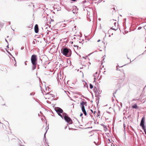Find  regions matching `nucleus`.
Listing matches in <instances>:
<instances>
[{
    "instance_id": "5",
    "label": "nucleus",
    "mask_w": 146,
    "mask_h": 146,
    "mask_svg": "<svg viewBox=\"0 0 146 146\" xmlns=\"http://www.w3.org/2000/svg\"><path fill=\"white\" fill-rule=\"evenodd\" d=\"M36 56L35 55H32L31 57V62L32 64L37 63Z\"/></svg>"
},
{
    "instance_id": "27",
    "label": "nucleus",
    "mask_w": 146,
    "mask_h": 146,
    "mask_svg": "<svg viewBox=\"0 0 146 146\" xmlns=\"http://www.w3.org/2000/svg\"><path fill=\"white\" fill-rule=\"evenodd\" d=\"M24 48V47H21V50H23V49Z\"/></svg>"
},
{
    "instance_id": "29",
    "label": "nucleus",
    "mask_w": 146,
    "mask_h": 146,
    "mask_svg": "<svg viewBox=\"0 0 146 146\" xmlns=\"http://www.w3.org/2000/svg\"><path fill=\"white\" fill-rule=\"evenodd\" d=\"M27 62V61H25V65H27V64L26 63V62Z\"/></svg>"
},
{
    "instance_id": "2",
    "label": "nucleus",
    "mask_w": 146,
    "mask_h": 146,
    "mask_svg": "<svg viewBox=\"0 0 146 146\" xmlns=\"http://www.w3.org/2000/svg\"><path fill=\"white\" fill-rule=\"evenodd\" d=\"M63 117L66 122L70 124H71L72 123V121L71 119L68 117L66 113H63Z\"/></svg>"
},
{
    "instance_id": "19",
    "label": "nucleus",
    "mask_w": 146,
    "mask_h": 146,
    "mask_svg": "<svg viewBox=\"0 0 146 146\" xmlns=\"http://www.w3.org/2000/svg\"><path fill=\"white\" fill-rule=\"evenodd\" d=\"M35 94L34 93H30V95H33Z\"/></svg>"
},
{
    "instance_id": "8",
    "label": "nucleus",
    "mask_w": 146,
    "mask_h": 146,
    "mask_svg": "<svg viewBox=\"0 0 146 146\" xmlns=\"http://www.w3.org/2000/svg\"><path fill=\"white\" fill-rule=\"evenodd\" d=\"M94 91L96 95H99L101 93V91H100L99 89H98L96 87H94Z\"/></svg>"
},
{
    "instance_id": "15",
    "label": "nucleus",
    "mask_w": 146,
    "mask_h": 146,
    "mask_svg": "<svg viewBox=\"0 0 146 146\" xmlns=\"http://www.w3.org/2000/svg\"><path fill=\"white\" fill-rule=\"evenodd\" d=\"M58 115L60 116L62 118H63V115H62V114H60V113H58Z\"/></svg>"
},
{
    "instance_id": "12",
    "label": "nucleus",
    "mask_w": 146,
    "mask_h": 146,
    "mask_svg": "<svg viewBox=\"0 0 146 146\" xmlns=\"http://www.w3.org/2000/svg\"><path fill=\"white\" fill-rule=\"evenodd\" d=\"M37 63H35V64H33V66L32 67V69L33 70H34L36 69V64Z\"/></svg>"
},
{
    "instance_id": "22",
    "label": "nucleus",
    "mask_w": 146,
    "mask_h": 146,
    "mask_svg": "<svg viewBox=\"0 0 146 146\" xmlns=\"http://www.w3.org/2000/svg\"><path fill=\"white\" fill-rule=\"evenodd\" d=\"M74 46L75 47H77V48H78V46H77V45H74Z\"/></svg>"
},
{
    "instance_id": "20",
    "label": "nucleus",
    "mask_w": 146,
    "mask_h": 146,
    "mask_svg": "<svg viewBox=\"0 0 146 146\" xmlns=\"http://www.w3.org/2000/svg\"><path fill=\"white\" fill-rule=\"evenodd\" d=\"M141 27H139L138 28V30H140V29H141Z\"/></svg>"
},
{
    "instance_id": "6",
    "label": "nucleus",
    "mask_w": 146,
    "mask_h": 146,
    "mask_svg": "<svg viewBox=\"0 0 146 146\" xmlns=\"http://www.w3.org/2000/svg\"><path fill=\"white\" fill-rule=\"evenodd\" d=\"M87 10L88 11L87 13L88 16L87 17V18L90 19V21H91V20L90 19V15L91 12L92 13V9L90 8H88L87 9Z\"/></svg>"
},
{
    "instance_id": "1",
    "label": "nucleus",
    "mask_w": 146,
    "mask_h": 146,
    "mask_svg": "<svg viewBox=\"0 0 146 146\" xmlns=\"http://www.w3.org/2000/svg\"><path fill=\"white\" fill-rule=\"evenodd\" d=\"M62 53L65 56L69 57L71 56L72 54L71 50L69 48H64L61 50Z\"/></svg>"
},
{
    "instance_id": "45",
    "label": "nucleus",
    "mask_w": 146,
    "mask_h": 146,
    "mask_svg": "<svg viewBox=\"0 0 146 146\" xmlns=\"http://www.w3.org/2000/svg\"><path fill=\"white\" fill-rule=\"evenodd\" d=\"M98 116H99V114H98Z\"/></svg>"
},
{
    "instance_id": "31",
    "label": "nucleus",
    "mask_w": 146,
    "mask_h": 146,
    "mask_svg": "<svg viewBox=\"0 0 146 146\" xmlns=\"http://www.w3.org/2000/svg\"><path fill=\"white\" fill-rule=\"evenodd\" d=\"M72 11L73 13H74V14H75V13L73 11V10H72Z\"/></svg>"
},
{
    "instance_id": "18",
    "label": "nucleus",
    "mask_w": 146,
    "mask_h": 146,
    "mask_svg": "<svg viewBox=\"0 0 146 146\" xmlns=\"http://www.w3.org/2000/svg\"><path fill=\"white\" fill-rule=\"evenodd\" d=\"M116 92H117V90H116V91H115V92H114V93H113V96H114V94H116Z\"/></svg>"
},
{
    "instance_id": "37",
    "label": "nucleus",
    "mask_w": 146,
    "mask_h": 146,
    "mask_svg": "<svg viewBox=\"0 0 146 146\" xmlns=\"http://www.w3.org/2000/svg\"><path fill=\"white\" fill-rule=\"evenodd\" d=\"M45 89L47 91V88H45Z\"/></svg>"
},
{
    "instance_id": "47",
    "label": "nucleus",
    "mask_w": 146,
    "mask_h": 146,
    "mask_svg": "<svg viewBox=\"0 0 146 146\" xmlns=\"http://www.w3.org/2000/svg\"><path fill=\"white\" fill-rule=\"evenodd\" d=\"M110 36V35H109V36Z\"/></svg>"
},
{
    "instance_id": "25",
    "label": "nucleus",
    "mask_w": 146,
    "mask_h": 146,
    "mask_svg": "<svg viewBox=\"0 0 146 146\" xmlns=\"http://www.w3.org/2000/svg\"><path fill=\"white\" fill-rule=\"evenodd\" d=\"M82 115H83V114L82 113H81V114L80 115V117H81Z\"/></svg>"
},
{
    "instance_id": "40",
    "label": "nucleus",
    "mask_w": 146,
    "mask_h": 146,
    "mask_svg": "<svg viewBox=\"0 0 146 146\" xmlns=\"http://www.w3.org/2000/svg\"><path fill=\"white\" fill-rule=\"evenodd\" d=\"M42 93H43V94H44V93H43V92H42Z\"/></svg>"
},
{
    "instance_id": "28",
    "label": "nucleus",
    "mask_w": 146,
    "mask_h": 146,
    "mask_svg": "<svg viewBox=\"0 0 146 146\" xmlns=\"http://www.w3.org/2000/svg\"><path fill=\"white\" fill-rule=\"evenodd\" d=\"M116 24H117V23H116V22H115V23H114V25H115H115H116Z\"/></svg>"
},
{
    "instance_id": "21",
    "label": "nucleus",
    "mask_w": 146,
    "mask_h": 146,
    "mask_svg": "<svg viewBox=\"0 0 146 146\" xmlns=\"http://www.w3.org/2000/svg\"><path fill=\"white\" fill-rule=\"evenodd\" d=\"M74 46L75 47H77V48H78V46H77V45H74Z\"/></svg>"
},
{
    "instance_id": "43",
    "label": "nucleus",
    "mask_w": 146,
    "mask_h": 146,
    "mask_svg": "<svg viewBox=\"0 0 146 146\" xmlns=\"http://www.w3.org/2000/svg\"><path fill=\"white\" fill-rule=\"evenodd\" d=\"M10 24V22H9V24Z\"/></svg>"
},
{
    "instance_id": "35",
    "label": "nucleus",
    "mask_w": 146,
    "mask_h": 146,
    "mask_svg": "<svg viewBox=\"0 0 146 146\" xmlns=\"http://www.w3.org/2000/svg\"><path fill=\"white\" fill-rule=\"evenodd\" d=\"M91 112H93V111L92 110H91Z\"/></svg>"
},
{
    "instance_id": "38",
    "label": "nucleus",
    "mask_w": 146,
    "mask_h": 146,
    "mask_svg": "<svg viewBox=\"0 0 146 146\" xmlns=\"http://www.w3.org/2000/svg\"><path fill=\"white\" fill-rule=\"evenodd\" d=\"M7 48H9L8 45H7Z\"/></svg>"
},
{
    "instance_id": "36",
    "label": "nucleus",
    "mask_w": 146,
    "mask_h": 146,
    "mask_svg": "<svg viewBox=\"0 0 146 146\" xmlns=\"http://www.w3.org/2000/svg\"><path fill=\"white\" fill-rule=\"evenodd\" d=\"M83 58H84L86 59V57H83Z\"/></svg>"
},
{
    "instance_id": "13",
    "label": "nucleus",
    "mask_w": 146,
    "mask_h": 146,
    "mask_svg": "<svg viewBox=\"0 0 146 146\" xmlns=\"http://www.w3.org/2000/svg\"><path fill=\"white\" fill-rule=\"evenodd\" d=\"M132 108L134 109H137V106L136 104H135L132 106Z\"/></svg>"
},
{
    "instance_id": "34",
    "label": "nucleus",
    "mask_w": 146,
    "mask_h": 146,
    "mask_svg": "<svg viewBox=\"0 0 146 146\" xmlns=\"http://www.w3.org/2000/svg\"><path fill=\"white\" fill-rule=\"evenodd\" d=\"M123 126H124V127H125V125L124 124H123Z\"/></svg>"
},
{
    "instance_id": "30",
    "label": "nucleus",
    "mask_w": 146,
    "mask_h": 146,
    "mask_svg": "<svg viewBox=\"0 0 146 146\" xmlns=\"http://www.w3.org/2000/svg\"><path fill=\"white\" fill-rule=\"evenodd\" d=\"M73 1H75L76 0H71Z\"/></svg>"
},
{
    "instance_id": "11",
    "label": "nucleus",
    "mask_w": 146,
    "mask_h": 146,
    "mask_svg": "<svg viewBox=\"0 0 146 146\" xmlns=\"http://www.w3.org/2000/svg\"><path fill=\"white\" fill-rule=\"evenodd\" d=\"M35 31L36 33H37L38 31V27L37 25H36L35 27Z\"/></svg>"
},
{
    "instance_id": "46",
    "label": "nucleus",
    "mask_w": 146,
    "mask_h": 146,
    "mask_svg": "<svg viewBox=\"0 0 146 146\" xmlns=\"http://www.w3.org/2000/svg\"><path fill=\"white\" fill-rule=\"evenodd\" d=\"M67 11H69L68 10V9H67Z\"/></svg>"
},
{
    "instance_id": "44",
    "label": "nucleus",
    "mask_w": 146,
    "mask_h": 146,
    "mask_svg": "<svg viewBox=\"0 0 146 146\" xmlns=\"http://www.w3.org/2000/svg\"><path fill=\"white\" fill-rule=\"evenodd\" d=\"M16 64H15L14 65H16Z\"/></svg>"
},
{
    "instance_id": "7",
    "label": "nucleus",
    "mask_w": 146,
    "mask_h": 146,
    "mask_svg": "<svg viewBox=\"0 0 146 146\" xmlns=\"http://www.w3.org/2000/svg\"><path fill=\"white\" fill-rule=\"evenodd\" d=\"M53 96V95L50 94V92L49 93H48V92H47V93H46L45 94L44 97L46 99H49L50 98H52Z\"/></svg>"
},
{
    "instance_id": "3",
    "label": "nucleus",
    "mask_w": 146,
    "mask_h": 146,
    "mask_svg": "<svg viewBox=\"0 0 146 146\" xmlns=\"http://www.w3.org/2000/svg\"><path fill=\"white\" fill-rule=\"evenodd\" d=\"M87 103V102L82 101L80 103V107L81 108L82 110V112L85 115H87V113L85 109L84 105Z\"/></svg>"
},
{
    "instance_id": "4",
    "label": "nucleus",
    "mask_w": 146,
    "mask_h": 146,
    "mask_svg": "<svg viewBox=\"0 0 146 146\" xmlns=\"http://www.w3.org/2000/svg\"><path fill=\"white\" fill-rule=\"evenodd\" d=\"M145 119V118L144 117L142 118V119H141V121L140 125L141 127H142L144 131L145 134L146 135V129H145V127L144 124Z\"/></svg>"
},
{
    "instance_id": "39",
    "label": "nucleus",
    "mask_w": 146,
    "mask_h": 146,
    "mask_svg": "<svg viewBox=\"0 0 146 146\" xmlns=\"http://www.w3.org/2000/svg\"><path fill=\"white\" fill-rule=\"evenodd\" d=\"M135 100V99H133V100Z\"/></svg>"
},
{
    "instance_id": "24",
    "label": "nucleus",
    "mask_w": 146,
    "mask_h": 146,
    "mask_svg": "<svg viewBox=\"0 0 146 146\" xmlns=\"http://www.w3.org/2000/svg\"><path fill=\"white\" fill-rule=\"evenodd\" d=\"M86 1L85 0V1H84L83 2V3H86Z\"/></svg>"
},
{
    "instance_id": "16",
    "label": "nucleus",
    "mask_w": 146,
    "mask_h": 146,
    "mask_svg": "<svg viewBox=\"0 0 146 146\" xmlns=\"http://www.w3.org/2000/svg\"><path fill=\"white\" fill-rule=\"evenodd\" d=\"M98 74V73L97 72H96V74L94 75V81H95V79H96V75L97 74Z\"/></svg>"
},
{
    "instance_id": "42",
    "label": "nucleus",
    "mask_w": 146,
    "mask_h": 146,
    "mask_svg": "<svg viewBox=\"0 0 146 146\" xmlns=\"http://www.w3.org/2000/svg\"><path fill=\"white\" fill-rule=\"evenodd\" d=\"M100 113V111H98V113Z\"/></svg>"
},
{
    "instance_id": "26",
    "label": "nucleus",
    "mask_w": 146,
    "mask_h": 146,
    "mask_svg": "<svg viewBox=\"0 0 146 146\" xmlns=\"http://www.w3.org/2000/svg\"><path fill=\"white\" fill-rule=\"evenodd\" d=\"M111 29L113 30H116V29H115L112 28V27L111 28Z\"/></svg>"
},
{
    "instance_id": "14",
    "label": "nucleus",
    "mask_w": 146,
    "mask_h": 146,
    "mask_svg": "<svg viewBox=\"0 0 146 146\" xmlns=\"http://www.w3.org/2000/svg\"><path fill=\"white\" fill-rule=\"evenodd\" d=\"M47 131V130H46V132L44 134V140H45V141H46V134Z\"/></svg>"
},
{
    "instance_id": "10",
    "label": "nucleus",
    "mask_w": 146,
    "mask_h": 146,
    "mask_svg": "<svg viewBox=\"0 0 146 146\" xmlns=\"http://www.w3.org/2000/svg\"><path fill=\"white\" fill-rule=\"evenodd\" d=\"M124 77L121 78H120L118 80L117 84H121L124 81Z\"/></svg>"
},
{
    "instance_id": "48",
    "label": "nucleus",
    "mask_w": 146,
    "mask_h": 146,
    "mask_svg": "<svg viewBox=\"0 0 146 146\" xmlns=\"http://www.w3.org/2000/svg\"><path fill=\"white\" fill-rule=\"evenodd\" d=\"M99 19V20H100V19Z\"/></svg>"
},
{
    "instance_id": "17",
    "label": "nucleus",
    "mask_w": 146,
    "mask_h": 146,
    "mask_svg": "<svg viewBox=\"0 0 146 146\" xmlns=\"http://www.w3.org/2000/svg\"><path fill=\"white\" fill-rule=\"evenodd\" d=\"M90 88L91 89H92L93 88V86L91 84H90Z\"/></svg>"
},
{
    "instance_id": "33",
    "label": "nucleus",
    "mask_w": 146,
    "mask_h": 146,
    "mask_svg": "<svg viewBox=\"0 0 146 146\" xmlns=\"http://www.w3.org/2000/svg\"><path fill=\"white\" fill-rule=\"evenodd\" d=\"M100 41V40H98V42H99Z\"/></svg>"
},
{
    "instance_id": "23",
    "label": "nucleus",
    "mask_w": 146,
    "mask_h": 146,
    "mask_svg": "<svg viewBox=\"0 0 146 146\" xmlns=\"http://www.w3.org/2000/svg\"><path fill=\"white\" fill-rule=\"evenodd\" d=\"M118 66H119L117 65L116 66V68H117V70H118Z\"/></svg>"
},
{
    "instance_id": "32",
    "label": "nucleus",
    "mask_w": 146,
    "mask_h": 146,
    "mask_svg": "<svg viewBox=\"0 0 146 146\" xmlns=\"http://www.w3.org/2000/svg\"><path fill=\"white\" fill-rule=\"evenodd\" d=\"M5 41L7 42L8 43V42H7V40L6 39H5Z\"/></svg>"
},
{
    "instance_id": "41",
    "label": "nucleus",
    "mask_w": 146,
    "mask_h": 146,
    "mask_svg": "<svg viewBox=\"0 0 146 146\" xmlns=\"http://www.w3.org/2000/svg\"><path fill=\"white\" fill-rule=\"evenodd\" d=\"M9 54H10V55H11V53H9Z\"/></svg>"
},
{
    "instance_id": "9",
    "label": "nucleus",
    "mask_w": 146,
    "mask_h": 146,
    "mask_svg": "<svg viewBox=\"0 0 146 146\" xmlns=\"http://www.w3.org/2000/svg\"><path fill=\"white\" fill-rule=\"evenodd\" d=\"M55 110L57 113H62L63 112V110L61 108L59 107L56 108Z\"/></svg>"
}]
</instances>
